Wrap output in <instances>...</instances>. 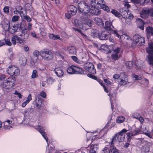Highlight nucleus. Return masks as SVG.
<instances>
[{"instance_id":"nucleus-1","label":"nucleus","mask_w":153,"mask_h":153,"mask_svg":"<svg viewBox=\"0 0 153 153\" xmlns=\"http://www.w3.org/2000/svg\"><path fill=\"white\" fill-rule=\"evenodd\" d=\"M76 27L86 30L93 25V21L88 18H85L83 16L80 18V20L76 19L74 21Z\"/></svg>"},{"instance_id":"nucleus-2","label":"nucleus","mask_w":153,"mask_h":153,"mask_svg":"<svg viewBox=\"0 0 153 153\" xmlns=\"http://www.w3.org/2000/svg\"><path fill=\"white\" fill-rule=\"evenodd\" d=\"M15 82V78L10 77L4 81L0 82V86L5 89L10 88L14 86Z\"/></svg>"},{"instance_id":"nucleus-3","label":"nucleus","mask_w":153,"mask_h":153,"mask_svg":"<svg viewBox=\"0 0 153 153\" xmlns=\"http://www.w3.org/2000/svg\"><path fill=\"white\" fill-rule=\"evenodd\" d=\"M127 131V130L124 128L120 132L117 133L115 136L112 139L111 143V146L114 144L116 141L118 142H122L125 138L124 134Z\"/></svg>"},{"instance_id":"nucleus-4","label":"nucleus","mask_w":153,"mask_h":153,"mask_svg":"<svg viewBox=\"0 0 153 153\" xmlns=\"http://www.w3.org/2000/svg\"><path fill=\"white\" fill-rule=\"evenodd\" d=\"M146 51L149 54L146 56V60L150 65L153 67V43L149 44Z\"/></svg>"},{"instance_id":"nucleus-5","label":"nucleus","mask_w":153,"mask_h":153,"mask_svg":"<svg viewBox=\"0 0 153 153\" xmlns=\"http://www.w3.org/2000/svg\"><path fill=\"white\" fill-rule=\"evenodd\" d=\"M78 7L79 11L84 14L86 15L90 11V7L84 1H82L79 3Z\"/></svg>"},{"instance_id":"nucleus-6","label":"nucleus","mask_w":153,"mask_h":153,"mask_svg":"<svg viewBox=\"0 0 153 153\" xmlns=\"http://www.w3.org/2000/svg\"><path fill=\"white\" fill-rule=\"evenodd\" d=\"M41 56L42 59L48 61L51 60L53 57V55L51 51L48 49H44L40 51Z\"/></svg>"},{"instance_id":"nucleus-7","label":"nucleus","mask_w":153,"mask_h":153,"mask_svg":"<svg viewBox=\"0 0 153 153\" xmlns=\"http://www.w3.org/2000/svg\"><path fill=\"white\" fill-rule=\"evenodd\" d=\"M112 53L111 55V59L114 60H117L122 56L123 51L121 48L119 47L113 49Z\"/></svg>"},{"instance_id":"nucleus-8","label":"nucleus","mask_w":153,"mask_h":153,"mask_svg":"<svg viewBox=\"0 0 153 153\" xmlns=\"http://www.w3.org/2000/svg\"><path fill=\"white\" fill-rule=\"evenodd\" d=\"M67 71L69 74H84V71L82 69L77 67L73 65L69 67L67 69Z\"/></svg>"},{"instance_id":"nucleus-9","label":"nucleus","mask_w":153,"mask_h":153,"mask_svg":"<svg viewBox=\"0 0 153 153\" xmlns=\"http://www.w3.org/2000/svg\"><path fill=\"white\" fill-rule=\"evenodd\" d=\"M77 10L76 7L73 5L68 6L67 8V12L65 14L66 17L69 19L72 16L76 14Z\"/></svg>"},{"instance_id":"nucleus-10","label":"nucleus","mask_w":153,"mask_h":153,"mask_svg":"<svg viewBox=\"0 0 153 153\" xmlns=\"http://www.w3.org/2000/svg\"><path fill=\"white\" fill-rule=\"evenodd\" d=\"M134 42L138 46H142L145 43V38L138 34H135L133 36Z\"/></svg>"},{"instance_id":"nucleus-11","label":"nucleus","mask_w":153,"mask_h":153,"mask_svg":"<svg viewBox=\"0 0 153 153\" xmlns=\"http://www.w3.org/2000/svg\"><path fill=\"white\" fill-rule=\"evenodd\" d=\"M7 73L11 76H16L19 74L20 70L18 68L15 66H10L7 69Z\"/></svg>"},{"instance_id":"nucleus-12","label":"nucleus","mask_w":153,"mask_h":153,"mask_svg":"<svg viewBox=\"0 0 153 153\" xmlns=\"http://www.w3.org/2000/svg\"><path fill=\"white\" fill-rule=\"evenodd\" d=\"M84 68L87 71L93 74H96V71L94 66L91 62H87L84 64Z\"/></svg>"},{"instance_id":"nucleus-13","label":"nucleus","mask_w":153,"mask_h":153,"mask_svg":"<svg viewBox=\"0 0 153 153\" xmlns=\"http://www.w3.org/2000/svg\"><path fill=\"white\" fill-rule=\"evenodd\" d=\"M110 34L107 31L104 30L98 34V38L102 40H106L110 37Z\"/></svg>"},{"instance_id":"nucleus-14","label":"nucleus","mask_w":153,"mask_h":153,"mask_svg":"<svg viewBox=\"0 0 153 153\" xmlns=\"http://www.w3.org/2000/svg\"><path fill=\"white\" fill-rule=\"evenodd\" d=\"M121 16L125 19H131L134 17L133 15L128 9H123Z\"/></svg>"},{"instance_id":"nucleus-15","label":"nucleus","mask_w":153,"mask_h":153,"mask_svg":"<svg viewBox=\"0 0 153 153\" xmlns=\"http://www.w3.org/2000/svg\"><path fill=\"white\" fill-rule=\"evenodd\" d=\"M98 0V8H102L107 12H109V8L105 5V1L103 0Z\"/></svg>"},{"instance_id":"nucleus-16","label":"nucleus","mask_w":153,"mask_h":153,"mask_svg":"<svg viewBox=\"0 0 153 153\" xmlns=\"http://www.w3.org/2000/svg\"><path fill=\"white\" fill-rule=\"evenodd\" d=\"M150 14V9L147 8H144L142 10L140 13V16L143 19H146Z\"/></svg>"},{"instance_id":"nucleus-17","label":"nucleus","mask_w":153,"mask_h":153,"mask_svg":"<svg viewBox=\"0 0 153 153\" xmlns=\"http://www.w3.org/2000/svg\"><path fill=\"white\" fill-rule=\"evenodd\" d=\"M36 127V129L39 132L44 138L46 142H47L48 140V139L43 127L39 125L37 126Z\"/></svg>"},{"instance_id":"nucleus-18","label":"nucleus","mask_w":153,"mask_h":153,"mask_svg":"<svg viewBox=\"0 0 153 153\" xmlns=\"http://www.w3.org/2000/svg\"><path fill=\"white\" fill-rule=\"evenodd\" d=\"M105 26H103L104 28L107 30H110L112 29V27L114 28L113 26L112 25V23L109 19L108 20L107 19L105 23Z\"/></svg>"},{"instance_id":"nucleus-19","label":"nucleus","mask_w":153,"mask_h":153,"mask_svg":"<svg viewBox=\"0 0 153 153\" xmlns=\"http://www.w3.org/2000/svg\"><path fill=\"white\" fill-rule=\"evenodd\" d=\"M19 36L21 37L23 40L24 41L25 39H28L29 36V34L27 32L26 30L23 29L22 30L21 33L19 35Z\"/></svg>"},{"instance_id":"nucleus-20","label":"nucleus","mask_w":153,"mask_h":153,"mask_svg":"<svg viewBox=\"0 0 153 153\" xmlns=\"http://www.w3.org/2000/svg\"><path fill=\"white\" fill-rule=\"evenodd\" d=\"M53 71L54 72L56 76L59 77H61L63 75V72L60 68H56Z\"/></svg>"},{"instance_id":"nucleus-21","label":"nucleus","mask_w":153,"mask_h":153,"mask_svg":"<svg viewBox=\"0 0 153 153\" xmlns=\"http://www.w3.org/2000/svg\"><path fill=\"white\" fill-rule=\"evenodd\" d=\"M138 24V27L142 30L144 29V23L143 21L141 19L138 18L136 20Z\"/></svg>"},{"instance_id":"nucleus-22","label":"nucleus","mask_w":153,"mask_h":153,"mask_svg":"<svg viewBox=\"0 0 153 153\" xmlns=\"http://www.w3.org/2000/svg\"><path fill=\"white\" fill-rule=\"evenodd\" d=\"M97 7H92V9H90L91 14L95 15H98L100 13V11Z\"/></svg>"},{"instance_id":"nucleus-23","label":"nucleus","mask_w":153,"mask_h":153,"mask_svg":"<svg viewBox=\"0 0 153 153\" xmlns=\"http://www.w3.org/2000/svg\"><path fill=\"white\" fill-rule=\"evenodd\" d=\"M132 116L134 118L138 119L141 123H143L144 122V119L140 114L137 113H134L133 114Z\"/></svg>"},{"instance_id":"nucleus-24","label":"nucleus","mask_w":153,"mask_h":153,"mask_svg":"<svg viewBox=\"0 0 153 153\" xmlns=\"http://www.w3.org/2000/svg\"><path fill=\"white\" fill-rule=\"evenodd\" d=\"M94 20L96 24L98 26L100 27L104 26V23L102 19L98 17H95L94 19Z\"/></svg>"},{"instance_id":"nucleus-25","label":"nucleus","mask_w":153,"mask_h":153,"mask_svg":"<svg viewBox=\"0 0 153 153\" xmlns=\"http://www.w3.org/2000/svg\"><path fill=\"white\" fill-rule=\"evenodd\" d=\"M18 28V27L14 25L10 27V24L9 25V31L11 33H13L17 31Z\"/></svg>"},{"instance_id":"nucleus-26","label":"nucleus","mask_w":153,"mask_h":153,"mask_svg":"<svg viewBox=\"0 0 153 153\" xmlns=\"http://www.w3.org/2000/svg\"><path fill=\"white\" fill-rule=\"evenodd\" d=\"M12 122V121L9 120H7L4 122V127L6 129H9L11 126H9V124H11Z\"/></svg>"},{"instance_id":"nucleus-27","label":"nucleus","mask_w":153,"mask_h":153,"mask_svg":"<svg viewBox=\"0 0 153 153\" xmlns=\"http://www.w3.org/2000/svg\"><path fill=\"white\" fill-rule=\"evenodd\" d=\"M33 55L34 56H35L36 58L35 59H33L32 58H31V60L33 62H36L37 61V59H38V57L40 55H41V52L40 51V52H39L38 51H35L33 52Z\"/></svg>"},{"instance_id":"nucleus-28","label":"nucleus","mask_w":153,"mask_h":153,"mask_svg":"<svg viewBox=\"0 0 153 153\" xmlns=\"http://www.w3.org/2000/svg\"><path fill=\"white\" fill-rule=\"evenodd\" d=\"M68 51L69 53L71 54H74L76 53L77 51L75 47L71 46L68 48Z\"/></svg>"},{"instance_id":"nucleus-29","label":"nucleus","mask_w":153,"mask_h":153,"mask_svg":"<svg viewBox=\"0 0 153 153\" xmlns=\"http://www.w3.org/2000/svg\"><path fill=\"white\" fill-rule=\"evenodd\" d=\"M128 82V79L127 76H125V77L123 78H122L120 81L119 84L122 85L126 84Z\"/></svg>"},{"instance_id":"nucleus-30","label":"nucleus","mask_w":153,"mask_h":153,"mask_svg":"<svg viewBox=\"0 0 153 153\" xmlns=\"http://www.w3.org/2000/svg\"><path fill=\"white\" fill-rule=\"evenodd\" d=\"M146 31L147 34L151 36L153 35V28L150 26L146 28Z\"/></svg>"},{"instance_id":"nucleus-31","label":"nucleus","mask_w":153,"mask_h":153,"mask_svg":"<svg viewBox=\"0 0 153 153\" xmlns=\"http://www.w3.org/2000/svg\"><path fill=\"white\" fill-rule=\"evenodd\" d=\"M120 39L122 40H124V41H126L130 39V38L127 35L123 34L120 36Z\"/></svg>"},{"instance_id":"nucleus-32","label":"nucleus","mask_w":153,"mask_h":153,"mask_svg":"<svg viewBox=\"0 0 153 153\" xmlns=\"http://www.w3.org/2000/svg\"><path fill=\"white\" fill-rule=\"evenodd\" d=\"M125 120V117L122 116L118 117L116 119L117 122L118 123H121L124 121Z\"/></svg>"},{"instance_id":"nucleus-33","label":"nucleus","mask_w":153,"mask_h":153,"mask_svg":"<svg viewBox=\"0 0 153 153\" xmlns=\"http://www.w3.org/2000/svg\"><path fill=\"white\" fill-rule=\"evenodd\" d=\"M98 0H92L91 1V7L98 8Z\"/></svg>"},{"instance_id":"nucleus-34","label":"nucleus","mask_w":153,"mask_h":153,"mask_svg":"<svg viewBox=\"0 0 153 153\" xmlns=\"http://www.w3.org/2000/svg\"><path fill=\"white\" fill-rule=\"evenodd\" d=\"M27 62V59L25 57L23 56L19 60V63L20 64L24 65H25Z\"/></svg>"},{"instance_id":"nucleus-35","label":"nucleus","mask_w":153,"mask_h":153,"mask_svg":"<svg viewBox=\"0 0 153 153\" xmlns=\"http://www.w3.org/2000/svg\"><path fill=\"white\" fill-rule=\"evenodd\" d=\"M42 103V100L39 98H38L37 101L36 102V105L38 107V108L39 109L41 107Z\"/></svg>"},{"instance_id":"nucleus-36","label":"nucleus","mask_w":153,"mask_h":153,"mask_svg":"<svg viewBox=\"0 0 153 153\" xmlns=\"http://www.w3.org/2000/svg\"><path fill=\"white\" fill-rule=\"evenodd\" d=\"M111 13L116 17H120L121 16L119 12H118L116 10L113 9L111 10Z\"/></svg>"},{"instance_id":"nucleus-37","label":"nucleus","mask_w":153,"mask_h":153,"mask_svg":"<svg viewBox=\"0 0 153 153\" xmlns=\"http://www.w3.org/2000/svg\"><path fill=\"white\" fill-rule=\"evenodd\" d=\"M46 81L49 84H52L53 82L55 81V80L52 77L49 76V77H47Z\"/></svg>"},{"instance_id":"nucleus-38","label":"nucleus","mask_w":153,"mask_h":153,"mask_svg":"<svg viewBox=\"0 0 153 153\" xmlns=\"http://www.w3.org/2000/svg\"><path fill=\"white\" fill-rule=\"evenodd\" d=\"M110 150L112 153H120L118 149H117L115 146H111L110 147Z\"/></svg>"},{"instance_id":"nucleus-39","label":"nucleus","mask_w":153,"mask_h":153,"mask_svg":"<svg viewBox=\"0 0 153 153\" xmlns=\"http://www.w3.org/2000/svg\"><path fill=\"white\" fill-rule=\"evenodd\" d=\"M71 58L75 62L78 63H81V61L76 56H72Z\"/></svg>"},{"instance_id":"nucleus-40","label":"nucleus","mask_w":153,"mask_h":153,"mask_svg":"<svg viewBox=\"0 0 153 153\" xmlns=\"http://www.w3.org/2000/svg\"><path fill=\"white\" fill-rule=\"evenodd\" d=\"M126 135L128 138L127 139L128 140H131L133 136H134L133 133L132 131L131 132H128L126 133Z\"/></svg>"},{"instance_id":"nucleus-41","label":"nucleus","mask_w":153,"mask_h":153,"mask_svg":"<svg viewBox=\"0 0 153 153\" xmlns=\"http://www.w3.org/2000/svg\"><path fill=\"white\" fill-rule=\"evenodd\" d=\"M110 149L105 147L102 150V153H110Z\"/></svg>"},{"instance_id":"nucleus-42","label":"nucleus","mask_w":153,"mask_h":153,"mask_svg":"<svg viewBox=\"0 0 153 153\" xmlns=\"http://www.w3.org/2000/svg\"><path fill=\"white\" fill-rule=\"evenodd\" d=\"M143 133L145 134L146 135V136H148L150 138H152V136L151 135L150 132L148 130H147V131H146L145 130H143Z\"/></svg>"},{"instance_id":"nucleus-43","label":"nucleus","mask_w":153,"mask_h":153,"mask_svg":"<svg viewBox=\"0 0 153 153\" xmlns=\"http://www.w3.org/2000/svg\"><path fill=\"white\" fill-rule=\"evenodd\" d=\"M133 65V62L131 61L127 62L126 63V65L128 67V68H130L132 67Z\"/></svg>"},{"instance_id":"nucleus-44","label":"nucleus","mask_w":153,"mask_h":153,"mask_svg":"<svg viewBox=\"0 0 153 153\" xmlns=\"http://www.w3.org/2000/svg\"><path fill=\"white\" fill-rule=\"evenodd\" d=\"M19 17L18 16H14L12 18V21L13 22H15L17 21L19 19Z\"/></svg>"},{"instance_id":"nucleus-45","label":"nucleus","mask_w":153,"mask_h":153,"mask_svg":"<svg viewBox=\"0 0 153 153\" xmlns=\"http://www.w3.org/2000/svg\"><path fill=\"white\" fill-rule=\"evenodd\" d=\"M16 41H17L18 42L21 43L23 42V40L21 37L20 38L16 35L15 36Z\"/></svg>"},{"instance_id":"nucleus-46","label":"nucleus","mask_w":153,"mask_h":153,"mask_svg":"<svg viewBox=\"0 0 153 153\" xmlns=\"http://www.w3.org/2000/svg\"><path fill=\"white\" fill-rule=\"evenodd\" d=\"M140 128H136L135 129L132 131L133 132L134 134V136L137 134H138L140 132Z\"/></svg>"},{"instance_id":"nucleus-47","label":"nucleus","mask_w":153,"mask_h":153,"mask_svg":"<svg viewBox=\"0 0 153 153\" xmlns=\"http://www.w3.org/2000/svg\"><path fill=\"white\" fill-rule=\"evenodd\" d=\"M9 7L6 6L3 9V11L5 13L8 14L9 13Z\"/></svg>"},{"instance_id":"nucleus-48","label":"nucleus","mask_w":153,"mask_h":153,"mask_svg":"<svg viewBox=\"0 0 153 153\" xmlns=\"http://www.w3.org/2000/svg\"><path fill=\"white\" fill-rule=\"evenodd\" d=\"M6 78V76L4 74H1L0 75V82H2V81H4V79H5Z\"/></svg>"},{"instance_id":"nucleus-49","label":"nucleus","mask_w":153,"mask_h":153,"mask_svg":"<svg viewBox=\"0 0 153 153\" xmlns=\"http://www.w3.org/2000/svg\"><path fill=\"white\" fill-rule=\"evenodd\" d=\"M37 72L36 70H33L31 76L32 77V78L36 77L38 76L37 74Z\"/></svg>"},{"instance_id":"nucleus-50","label":"nucleus","mask_w":153,"mask_h":153,"mask_svg":"<svg viewBox=\"0 0 153 153\" xmlns=\"http://www.w3.org/2000/svg\"><path fill=\"white\" fill-rule=\"evenodd\" d=\"M40 33L42 36H45L46 35V33L44 28H41L40 29Z\"/></svg>"},{"instance_id":"nucleus-51","label":"nucleus","mask_w":153,"mask_h":153,"mask_svg":"<svg viewBox=\"0 0 153 153\" xmlns=\"http://www.w3.org/2000/svg\"><path fill=\"white\" fill-rule=\"evenodd\" d=\"M73 30H74V31H77L79 33H80L82 36H84L85 37H87V36H86V35L84 34H83V33H82V31H81L79 29H77V28H73Z\"/></svg>"},{"instance_id":"nucleus-52","label":"nucleus","mask_w":153,"mask_h":153,"mask_svg":"<svg viewBox=\"0 0 153 153\" xmlns=\"http://www.w3.org/2000/svg\"><path fill=\"white\" fill-rule=\"evenodd\" d=\"M90 148L91 149L90 151V153L92 152H96L97 148H95L94 146H91Z\"/></svg>"},{"instance_id":"nucleus-53","label":"nucleus","mask_w":153,"mask_h":153,"mask_svg":"<svg viewBox=\"0 0 153 153\" xmlns=\"http://www.w3.org/2000/svg\"><path fill=\"white\" fill-rule=\"evenodd\" d=\"M23 19L26 20L28 22H30L32 20L31 18L28 16H25Z\"/></svg>"},{"instance_id":"nucleus-54","label":"nucleus","mask_w":153,"mask_h":153,"mask_svg":"<svg viewBox=\"0 0 153 153\" xmlns=\"http://www.w3.org/2000/svg\"><path fill=\"white\" fill-rule=\"evenodd\" d=\"M132 75L133 77L135 78L136 79L140 80L141 79V77L140 75H138L134 74H133Z\"/></svg>"},{"instance_id":"nucleus-55","label":"nucleus","mask_w":153,"mask_h":153,"mask_svg":"<svg viewBox=\"0 0 153 153\" xmlns=\"http://www.w3.org/2000/svg\"><path fill=\"white\" fill-rule=\"evenodd\" d=\"M4 41H5V44H6V45L8 46H11V45L12 43L10 41L9 39H4Z\"/></svg>"},{"instance_id":"nucleus-56","label":"nucleus","mask_w":153,"mask_h":153,"mask_svg":"<svg viewBox=\"0 0 153 153\" xmlns=\"http://www.w3.org/2000/svg\"><path fill=\"white\" fill-rule=\"evenodd\" d=\"M87 76L88 77H90L92 79H94L96 80L97 79V78L96 76L92 75L91 74H87Z\"/></svg>"},{"instance_id":"nucleus-57","label":"nucleus","mask_w":153,"mask_h":153,"mask_svg":"<svg viewBox=\"0 0 153 153\" xmlns=\"http://www.w3.org/2000/svg\"><path fill=\"white\" fill-rule=\"evenodd\" d=\"M15 36H14L11 39V41L13 45H15L16 44V41Z\"/></svg>"},{"instance_id":"nucleus-58","label":"nucleus","mask_w":153,"mask_h":153,"mask_svg":"<svg viewBox=\"0 0 153 153\" xmlns=\"http://www.w3.org/2000/svg\"><path fill=\"white\" fill-rule=\"evenodd\" d=\"M14 94L17 95L19 98H21L22 97V96L21 94L20 93L18 92L16 90L15 91Z\"/></svg>"},{"instance_id":"nucleus-59","label":"nucleus","mask_w":153,"mask_h":153,"mask_svg":"<svg viewBox=\"0 0 153 153\" xmlns=\"http://www.w3.org/2000/svg\"><path fill=\"white\" fill-rule=\"evenodd\" d=\"M40 95L42 97L44 98H45L46 96V93L43 91L41 92Z\"/></svg>"},{"instance_id":"nucleus-60","label":"nucleus","mask_w":153,"mask_h":153,"mask_svg":"<svg viewBox=\"0 0 153 153\" xmlns=\"http://www.w3.org/2000/svg\"><path fill=\"white\" fill-rule=\"evenodd\" d=\"M32 100L31 95V94H29L27 97V100H26L28 103L30 101Z\"/></svg>"},{"instance_id":"nucleus-61","label":"nucleus","mask_w":153,"mask_h":153,"mask_svg":"<svg viewBox=\"0 0 153 153\" xmlns=\"http://www.w3.org/2000/svg\"><path fill=\"white\" fill-rule=\"evenodd\" d=\"M5 44L4 39L0 41V46H2Z\"/></svg>"},{"instance_id":"nucleus-62","label":"nucleus","mask_w":153,"mask_h":153,"mask_svg":"<svg viewBox=\"0 0 153 153\" xmlns=\"http://www.w3.org/2000/svg\"><path fill=\"white\" fill-rule=\"evenodd\" d=\"M113 33L118 38H120V36L119 35L118 33L116 30H114L113 31Z\"/></svg>"},{"instance_id":"nucleus-63","label":"nucleus","mask_w":153,"mask_h":153,"mask_svg":"<svg viewBox=\"0 0 153 153\" xmlns=\"http://www.w3.org/2000/svg\"><path fill=\"white\" fill-rule=\"evenodd\" d=\"M19 13L20 14V16L22 17H24V16H25V14L23 13V11L22 10H20L19 11Z\"/></svg>"},{"instance_id":"nucleus-64","label":"nucleus","mask_w":153,"mask_h":153,"mask_svg":"<svg viewBox=\"0 0 153 153\" xmlns=\"http://www.w3.org/2000/svg\"><path fill=\"white\" fill-rule=\"evenodd\" d=\"M53 38V39L54 40L60 39V37L59 35H54Z\"/></svg>"}]
</instances>
